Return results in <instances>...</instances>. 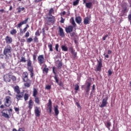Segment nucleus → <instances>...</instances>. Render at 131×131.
I'll list each match as a JSON object with an SVG mask.
<instances>
[{
  "label": "nucleus",
  "mask_w": 131,
  "mask_h": 131,
  "mask_svg": "<svg viewBox=\"0 0 131 131\" xmlns=\"http://www.w3.org/2000/svg\"><path fill=\"white\" fill-rule=\"evenodd\" d=\"M13 90H14V92L16 93V95H15V98L16 99H17V101H19L22 98L24 97V93L21 92L19 88V86L16 85L14 86L13 88Z\"/></svg>",
  "instance_id": "obj_1"
},
{
  "label": "nucleus",
  "mask_w": 131,
  "mask_h": 131,
  "mask_svg": "<svg viewBox=\"0 0 131 131\" xmlns=\"http://www.w3.org/2000/svg\"><path fill=\"white\" fill-rule=\"evenodd\" d=\"M13 110L12 108L10 109H4L3 111H2V115L4 118L9 119L10 118L11 113L12 112Z\"/></svg>",
  "instance_id": "obj_2"
},
{
  "label": "nucleus",
  "mask_w": 131,
  "mask_h": 131,
  "mask_svg": "<svg viewBox=\"0 0 131 131\" xmlns=\"http://www.w3.org/2000/svg\"><path fill=\"white\" fill-rule=\"evenodd\" d=\"M38 94L37 90L35 88L33 89V96L35 98V103H37V104H40V100L38 97H37Z\"/></svg>",
  "instance_id": "obj_3"
},
{
  "label": "nucleus",
  "mask_w": 131,
  "mask_h": 131,
  "mask_svg": "<svg viewBox=\"0 0 131 131\" xmlns=\"http://www.w3.org/2000/svg\"><path fill=\"white\" fill-rule=\"evenodd\" d=\"M12 104V98L9 96L5 97L4 99V105L9 107Z\"/></svg>",
  "instance_id": "obj_4"
},
{
  "label": "nucleus",
  "mask_w": 131,
  "mask_h": 131,
  "mask_svg": "<svg viewBox=\"0 0 131 131\" xmlns=\"http://www.w3.org/2000/svg\"><path fill=\"white\" fill-rule=\"evenodd\" d=\"M12 52V48L10 45H6V47H5V48H4V50H3V54L5 56H7L8 54L9 53H11Z\"/></svg>",
  "instance_id": "obj_5"
},
{
  "label": "nucleus",
  "mask_w": 131,
  "mask_h": 131,
  "mask_svg": "<svg viewBox=\"0 0 131 131\" xmlns=\"http://www.w3.org/2000/svg\"><path fill=\"white\" fill-rule=\"evenodd\" d=\"M51 17H47V24L48 25H51L52 24H54L55 21V17L53 16H51Z\"/></svg>",
  "instance_id": "obj_6"
},
{
  "label": "nucleus",
  "mask_w": 131,
  "mask_h": 131,
  "mask_svg": "<svg viewBox=\"0 0 131 131\" xmlns=\"http://www.w3.org/2000/svg\"><path fill=\"white\" fill-rule=\"evenodd\" d=\"M85 85H86V87L84 88V90L85 91L86 94H89L90 91V87L92 83L90 81H86Z\"/></svg>",
  "instance_id": "obj_7"
},
{
  "label": "nucleus",
  "mask_w": 131,
  "mask_h": 131,
  "mask_svg": "<svg viewBox=\"0 0 131 131\" xmlns=\"http://www.w3.org/2000/svg\"><path fill=\"white\" fill-rule=\"evenodd\" d=\"M98 64L97 67H96V69H95V71L96 72H101L102 70V67H103L102 66V61L101 60H98Z\"/></svg>",
  "instance_id": "obj_8"
},
{
  "label": "nucleus",
  "mask_w": 131,
  "mask_h": 131,
  "mask_svg": "<svg viewBox=\"0 0 131 131\" xmlns=\"http://www.w3.org/2000/svg\"><path fill=\"white\" fill-rule=\"evenodd\" d=\"M108 97L106 96L104 99H102V104L100 105V107L103 108L107 106L108 103Z\"/></svg>",
  "instance_id": "obj_9"
},
{
  "label": "nucleus",
  "mask_w": 131,
  "mask_h": 131,
  "mask_svg": "<svg viewBox=\"0 0 131 131\" xmlns=\"http://www.w3.org/2000/svg\"><path fill=\"white\" fill-rule=\"evenodd\" d=\"M11 76L12 75L9 74H6L4 75V76H3V79L4 80V81L6 82H10L11 81Z\"/></svg>",
  "instance_id": "obj_10"
},
{
  "label": "nucleus",
  "mask_w": 131,
  "mask_h": 131,
  "mask_svg": "<svg viewBox=\"0 0 131 131\" xmlns=\"http://www.w3.org/2000/svg\"><path fill=\"white\" fill-rule=\"evenodd\" d=\"M38 63L39 65H41L45 62V58L43 55H40L38 56L37 58Z\"/></svg>",
  "instance_id": "obj_11"
},
{
  "label": "nucleus",
  "mask_w": 131,
  "mask_h": 131,
  "mask_svg": "<svg viewBox=\"0 0 131 131\" xmlns=\"http://www.w3.org/2000/svg\"><path fill=\"white\" fill-rule=\"evenodd\" d=\"M128 12V9L127 8V4L124 3L122 6V13L123 14L126 13Z\"/></svg>",
  "instance_id": "obj_12"
},
{
  "label": "nucleus",
  "mask_w": 131,
  "mask_h": 131,
  "mask_svg": "<svg viewBox=\"0 0 131 131\" xmlns=\"http://www.w3.org/2000/svg\"><path fill=\"white\" fill-rule=\"evenodd\" d=\"M47 106L49 111V113L51 114L52 111V102L50 99H49Z\"/></svg>",
  "instance_id": "obj_13"
},
{
  "label": "nucleus",
  "mask_w": 131,
  "mask_h": 131,
  "mask_svg": "<svg viewBox=\"0 0 131 131\" xmlns=\"http://www.w3.org/2000/svg\"><path fill=\"white\" fill-rule=\"evenodd\" d=\"M55 69H56V68L55 67H53V68H52V72H53V73L55 75V76H54V79L55 80V82L57 84H58L59 83V80H58V79L57 78V73H56V71L55 70Z\"/></svg>",
  "instance_id": "obj_14"
},
{
  "label": "nucleus",
  "mask_w": 131,
  "mask_h": 131,
  "mask_svg": "<svg viewBox=\"0 0 131 131\" xmlns=\"http://www.w3.org/2000/svg\"><path fill=\"white\" fill-rule=\"evenodd\" d=\"M27 65L28 66V70L32 69H33V67L32 66V62L30 59H28V60H27Z\"/></svg>",
  "instance_id": "obj_15"
},
{
  "label": "nucleus",
  "mask_w": 131,
  "mask_h": 131,
  "mask_svg": "<svg viewBox=\"0 0 131 131\" xmlns=\"http://www.w3.org/2000/svg\"><path fill=\"white\" fill-rule=\"evenodd\" d=\"M58 29H59V31H58L59 35L61 37H64L65 36V33L64 32L63 29L60 27H58Z\"/></svg>",
  "instance_id": "obj_16"
},
{
  "label": "nucleus",
  "mask_w": 131,
  "mask_h": 131,
  "mask_svg": "<svg viewBox=\"0 0 131 131\" xmlns=\"http://www.w3.org/2000/svg\"><path fill=\"white\" fill-rule=\"evenodd\" d=\"M41 111L39 110V107L37 106L35 107V115L36 117H39L40 116Z\"/></svg>",
  "instance_id": "obj_17"
},
{
  "label": "nucleus",
  "mask_w": 131,
  "mask_h": 131,
  "mask_svg": "<svg viewBox=\"0 0 131 131\" xmlns=\"http://www.w3.org/2000/svg\"><path fill=\"white\" fill-rule=\"evenodd\" d=\"M74 27L72 26H69L65 28V31L67 33H70L73 31Z\"/></svg>",
  "instance_id": "obj_18"
},
{
  "label": "nucleus",
  "mask_w": 131,
  "mask_h": 131,
  "mask_svg": "<svg viewBox=\"0 0 131 131\" xmlns=\"http://www.w3.org/2000/svg\"><path fill=\"white\" fill-rule=\"evenodd\" d=\"M24 82H25V86L27 88H29L31 86L32 81L30 79H27V80H24Z\"/></svg>",
  "instance_id": "obj_19"
},
{
  "label": "nucleus",
  "mask_w": 131,
  "mask_h": 131,
  "mask_svg": "<svg viewBox=\"0 0 131 131\" xmlns=\"http://www.w3.org/2000/svg\"><path fill=\"white\" fill-rule=\"evenodd\" d=\"M29 20V18H27L26 19H25L23 21H21L20 23H19V24H18L17 25V28H20L21 27L22 25H24V24H26L28 23V21Z\"/></svg>",
  "instance_id": "obj_20"
},
{
  "label": "nucleus",
  "mask_w": 131,
  "mask_h": 131,
  "mask_svg": "<svg viewBox=\"0 0 131 131\" xmlns=\"http://www.w3.org/2000/svg\"><path fill=\"white\" fill-rule=\"evenodd\" d=\"M34 103V102L32 99H30V100H29V105H28L29 109L31 110L33 108Z\"/></svg>",
  "instance_id": "obj_21"
},
{
  "label": "nucleus",
  "mask_w": 131,
  "mask_h": 131,
  "mask_svg": "<svg viewBox=\"0 0 131 131\" xmlns=\"http://www.w3.org/2000/svg\"><path fill=\"white\" fill-rule=\"evenodd\" d=\"M5 41H6V43L10 44L12 42L13 40L11 37L7 36L5 37Z\"/></svg>",
  "instance_id": "obj_22"
},
{
  "label": "nucleus",
  "mask_w": 131,
  "mask_h": 131,
  "mask_svg": "<svg viewBox=\"0 0 131 131\" xmlns=\"http://www.w3.org/2000/svg\"><path fill=\"white\" fill-rule=\"evenodd\" d=\"M83 24L85 25L90 24V18L88 17H85L83 20Z\"/></svg>",
  "instance_id": "obj_23"
},
{
  "label": "nucleus",
  "mask_w": 131,
  "mask_h": 131,
  "mask_svg": "<svg viewBox=\"0 0 131 131\" xmlns=\"http://www.w3.org/2000/svg\"><path fill=\"white\" fill-rule=\"evenodd\" d=\"M59 106L58 105H56V106H54V113L55 115L58 116L59 114V111L58 110Z\"/></svg>",
  "instance_id": "obj_24"
},
{
  "label": "nucleus",
  "mask_w": 131,
  "mask_h": 131,
  "mask_svg": "<svg viewBox=\"0 0 131 131\" xmlns=\"http://www.w3.org/2000/svg\"><path fill=\"white\" fill-rule=\"evenodd\" d=\"M75 21H76V23H77L78 24H80L81 23V21H82L81 17H80V16L76 17L75 18Z\"/></svg>",
  "instance_id": "obj_25"
},
{
  "label": "nucleus",
  "mask_w": 131,
  "mask_h": 131,
  "mask_svg": "<svg viewBox=\"0 0 131 131\" xmlns=\"http://www.w3.org/2000/svg\"><path fill=\"white\" fill-rule=\"evenodd\" d=\"M47 66L45 65V67L42 70V73H46V74H47L49 73V69L48 68H47Z\"/></svg>",
  "instance_id": "obj_26"
},
{
  "label": "nucleus",
  "mask_w": 131,
  "mask_h": 131,
  "mask_svg": "<svg viewBox=\"0 0 131 131\" xmlns=\"http://www.w3.org/2000/svg\"><path fill=\"white\" fill-rule=\"evenodd\" d=\"M23 77H24V80L26 81L28 80V73L27 72H25L24 74H23Z\"/></svg>",
  "instance_id": "obj_27"
},
{
  "label": "nucleus",
  "mask_w": 131,
  "mask_h": 131,
  "mask_svg": "<svg viewBox=\"0 0 131 131\" xmlns=\"http://www.w3.org/2000/svg\"><path fill=\"white\" fill-rule=\"evenodd\" d=\"M41 31V29L40 28H39L38 30H37V31H36L35 35L37 36H39L40 35V34L42 33Z\"/></svg>",
  "instance_id": "obj_28"
},
{
  "label": "nucleus",
  "mask_w": 131,
  "mask_h": 131,
  "mask_svg": "<svg viewBox=\"0 0 131 131\" xmlns=\"http://www.w3.org/2000/svg\"><path fill=\"white\" fill-rule=\"evenodd\" d=\"M48 47L49 49L50 52H53V43H48Z\"/></svg>",
  "instance_id": "obj_29"
},
{
  "label": "nucleus",
  "mask_w": 131,
  "mask_h": 131,
  "mask_svg": "<svg viewBox=\"0 0 131 131\" xmlns=\"http://www.w3.org/2000/svg\"><path fill=\"white\" fill-rule=\"evenodd\" d=\"M38 53L37 51L34 52V55H33V60H34V61H36V57Z\"/></svg>",
  "instance_id": "obj_30"
},
{
  "label": "nucleus",
  "mask_w": 131,
  "mask_h": 131,
  "mask_svg": "<svg viewBox=\"0 0 131 131\" xmlns=\"http://www.w3.org/2000/svg\"><path fill=\"white\" fill-rule=\"evenodd\" d=\"M29 94L28 93H26L24 95V99H25V101H27L29 99Z\"/></svg>",
  "instance_id": "obj_31"
},
{
  "label": "nucleus",
  "mask_w": 131,
  "mask_h": 131,
  "mask_svg": "<svg viewBox=\"0 0 131 131\" xmlns=\"http://www.w3.org/2000/svg\"><path fill=\"white\" fill-rule=\"evenodd\" d=\"M52 13H54V10L53 8H51L50 9L48 14L49 16H53Z\"/></svg>",
  "instance_id": "obj_32"
},
{
  "label": "nucleus",
  "mask_w": 131,
  "mask_h": 131,
  "mask_svg": "<svg viewBox=\"0 0 131 131\" xmlns=\"http://www.w3.org/2000/svg\"><path fill=\"white\" fill-rule=\"evenodd\" d=\"M92 6V3L90 2V3H85V7L88 8V9H91Z\"/></svg>",
  "instance_id": "obj_33"
},
{
  "label": "nucleus",
  "mask_w": 131,
  "mask_h": 131,
  "mask_svg": "<svg viewBox=\"0 0 131 131\" xmlns=\"http://www.w3.org/2000/svg\"><path fill=\"white\" fill-rule=\"evenodd\" d=\"M112 125L111 122L110 121H107L106 124V127L108 128V130H110V127Z\"/></svg>",
  "instance_id": "obj_34"
},
{
  "label": "nucleus",
  "mask_w": 131,
  "mask_h": 131,
  "mask_svg": "<svg viewBox=\"0 0 131 131\" xmlns=\"http://www.w3.org/2000/svg\"><path fill=\"white\" fill-rule=\"evenodd\" d=\"M30 72V76H31V78H33V76H34V71H33V69H30V70H28Z\"/></svg>",
  "instance_id": "obj_35"
},
{
  "label": "nucleus",
  "mask_w": 131,
  "mask_h": 131,
  "mask_svg": "<svg viewBox=\"0 0 131 131\" xmlns=\"http://www.w3.org/2000/svg\"><path fill=\"white\" fill-rule=\"evenodd\" d=\"M61 48L63 51L66 52L68 51V48L66 46H62Z\"/></svg>",
  "instance_id": "obj_36"
},
{
  "label": "nucleus",
  "mask_w": 131,
  "mask_h": 131,
  "mask_svg": "<svg viewBox=\"0 0 131 131\" xmlns=\"http://www.w3.org/2000/svg\"><path fill=\"white\" fill-rule=\"evenodd\" d=\"M72 21H71V24L73 25L74 28H75L77 26V25L76 24L75 20L74 19V18H71Z\"/></svg>",
  "instance_id": "obj_37"
},
{
  "label": "nucleus",
  "mask_w": 131,
  "mask_h": 131,
  "mask_svg": "<svg viewBox=\"0 0 131 131\" xmlns=\"http://www.w3.org/2000/svg\"><path fill=\"white\" fill-rule=\"evenodd\" d=\"M27 61L26 59L24 57H21L20 60H19V62H25L26 63Z\"/></svg>",
  "instance_id": "obj_38"
},
{
  "label": "nucleus",
  "mask_w": 131,
  "mask_h": 131,
  "mask_svg": "<svg viewBox=\"0 0 131 131\" xmlns=\"http://www.w3.org/2000/svg\"><path fill=\"white\" fill-rule=\"evenodd\" d=\"M70 35L71 37H74V38H78V36L76 35L75 32H72V33L70 34Z\"/></svg>",
  "instance_id": "obj_39"
},
{
  "label": "nucleus",
  "mask_w": 131,
  "mask_h": 131,
  "mask_svg": "<svg viewBox=\"0 0 131 131\" xmlns=\"http://www.w3.org/2000/svg\"><path fill=\"white\" fill-rule=\"evenodd\" d=\"M80 0H76L75 2H73V5L75 6L79 4Z\"/></svg>",
  "instance_id": "obj_40"
},
{
  "label": "nucleus",
  "mask_w": 131,
  "mask_h": 131,
  "mask_svg": "<svg viewBox=\"0 0 131 131\" xmlns=\"http://www.w3.org/2000/svg\"><path fill=\"white\" fill-rule=\"evenodd\" d=\"M17 33V31L15 29H13L12 30H11V31H10V34H11V35H14Z\"/></svg>",
  "instance_id": "obj_41"
},
{
  "label": "nucleus",
  "mask_w": 131,
  "mask_h": 131,
  "mask_svg": "<svg viewBox=\"0 0 131 131\" xmlns=\"http://www.w3.org/2000/svg\"><path fill=\"white\" fill-rule=\"evenodd\" d=\"M74 90L76 91H79V86L78 84H76L75 85H74Z\"/></svg>",
  "instance_id": "obj_42"
},
{
  "label": "nucleus",
  "mask_w": 131,
  "mask_h": 131,
  "mask_svg": "<svg viewBox=\"0 0 131 131\" xmlns=\"http://www.w3.org/2000/svg\"><path fill=\"white\" fill-rule=\"evenodd\" d=\"M25 8H21L20 7H18V8H17V12L18 13H20L21 11H23L25 10Z\"/></svg>",
  "instance_id": "obj_43"
},
{
  "label": "nucleus",
  "mask_w": 131,
  "mask_h": 131,
  "mask_svg": "<svg viewBox=\"0 0 131 131\" xmlns=\"http://www.w3.org/2000/svg\"><path fill=\"white\" fill-rule=\"evenodd\" d=\"M62 65H63V64H62V62H59V63H58V66H57L58 69H61L62 67Z\"/></svg>",
  "instance_id": "obj_44"
},
{
  "label": "nucleus",
  "mask_w": 131,
  "mask_h": 131,
  "mask_svg": "<svg viewBox=\"0 0 131 131\" xmlns=\"http://www.w3.org/2000/svg\"><path fill=\"white\" fill-rule=\"evenodd\" d=\"M33 40V38L31 37H30V38L27 39V42L30 43Z\"/></svg>",
  "instance_id": "obj_45"
},
{
  "label": "nucleus",
  "mask_w": 131,
  "mask_h": 131,
  "mask_svg": "<svg viewBox=\"0 0 131 131\" xmlns=\"http://www.w3.org/2000/svg\"><path fill=\"white\" fill-rule=\"evenodd\" d=\"M59 46L58 44H56L55 45V50L57 51V52H59Z\"/></svg>",
  "instance_id": "obj_46"
},
{
  "label": "nucleus",
  "mask_w": 131,
  "mask_h": 131,
  "mask_svg": "<svg viewBox=\"0 0 131 131\" xmlns=\"http://www.w3.org/2000/svg\"><path fill=\"white\" fill-rule=\"evenodd\" d=\"M11 79H12V81H15L16 80V77L11 75Z\"/></svg>",
  "instance_id": "obj_47"
},
{
  "label": "nucleus",
  "mask_w": 131,
  "mask_h": 131,
  "mask_svg": "<svg viewBox=\"0 0 131 131\" xmlns=\"http://www.w3.org/2000/svg\"><path fill=\"white\" fill-rule=\"evenodd\" d=\"M30 36V32H27V33H26V35H25V37L26 38H28V37H29Z\"/></svg>",
  "instance_id": "obj_48"
},
{
  "label": "nucleus",
  "mask_w": 131,
  "mask_h": 131,
  "mask_svg": "<svg viewBox=\"0 0 131 131\" xmlns=\"http://www.w3.org/2000/svg\"><path fill=\"white\" fill-rule=\"evenodd\" d=\"M128 19L129 21H130V26H131V12H130V14H129L128 15Z\"/></svg>",
  "instance_id": "obj_49"
},
{
  "label": "nucleus",
  "mask_w": 131,
  "mask_h": 131,
  "mask_svg": "<svg viewBox=\"0 0 131 131\" xmlns=\"http://www.w3.org/2000/svg\"><path fill=\"white\" fill-rule=\"evenodd\" d=\"M34 42H38V38H37V36H35V37L34 38Z\"/></svg>",
  "instance_id": "obj_50"
},
{
  "label": "nucleus",
  "mask_w": 131,
  "mask_h": 131,
  "mask_svg": "<svg viewBox=\"0 0 131 131\" xmlns=\"http://www.w3.org/2000/svg\"><path fill=\"white\" fill-rule=\"evenodd\" d=\"M60 19H60V23H62V24H63L64 23L65 19H63L62 17H61Z\"/></svg>",
  "instance_id": "obj_51"
},
{
  "label": "nucleus",
  "mask_w": 131,
  "mask_h": 131,
  "mask_svg": "<svg viewBox=\"0 0 131 131\" xmlns=\"http://www.w3.org/2000/svg\"><path fill=\"white\" fill-rule=\"evenodd\" d=\"M27 31V27H26L24 29L23 31L20 32L21 34H23V33H25Z\"/></svg>",
  "instance_id": "obj_52"
},
{
  "label": "nucleus",
  "mask_w": 131,
  "mask_h": 131,
  "mask_svg": "<svg viewBox=\"0 0 131 131\" xmlns=\"http://www.w3.org/2000/svg\"><path fill=\"white\" fill-rule=\"evenodd\" d=\"M45 89L47 90H50L51 89V85H46Z\"/></svg>",
  "instance_id": "obj_53"
},
{
  "label": "nucleus",
  "mask_w": 131,
  "mask_h": 131,
  "mask_svg": "<svg viewBox=\"0 0 131 131\" xmlns=\"http://www.w3.org/2000/svg\"><path fill=\"white\" fill-rule=\"evenodd\" d=\"M77 53L75 52L74 54H72V56L74 58H76L77 57Z\"/></svg>",
  "instance_id": "obj_54"
},
{
  "label": "nucleus",
  "mask_w": 131,
  "mask_h": 131,
  "mask_svg": "<svg viewBox=\"0 0 131 131\" xmlns=\"http://www.w3.org/2000/svg\"><path fill=\"white\" fill-rule=\"evenodd\" d=\"M112 74H113V73H112V71H111V70H108V75L111 76V75H112Z\"/></svg>",
  "instance_id": "obj_55"
},
{
  "label": "nucleus",
  "mask_w": 131,
  "mask_h": 131,
  "mask_svg": "<svg viewBox=\"0 0 131 131\" xmlns=\"http://www.w3.org/2000/svg\"><path fill=\"white\" fill-rule=\"evenodd\" d=\"M58 85H59L60 86H63V84L62 81H60L58 83Z\"/></svg>",
  "instance_id": "obj_56"
},
{
  "label": "nucleus",
  "mask_w": 131,
  "mask_h": 131,
  "mask_svg": "<svg viewBox=\"0 0 131 131\" xmlns=\"http://www.w3.org/2000/svg\"><path fill=\"white\" fill-rule=\"evenodd\" d=\"M66 14V12L63 11L62 12H61L60 15L61 16H64Z\"/></svg>",
  "instance_id": "obj_57"
},
{
  "label": "nucleus",
  "mask_w": 131,
  "mask_h": 131,
  "mask_svg": "<svg viewBox=\"0 0 131 131\" xmlns=\"http://www.w3.org/2000/svg\"><path fill=\"white\" fill-rule=\"evenodd\" d=\"M69 51H70V52H71L72 51L74 50V48L73 47H70L69 48Z\"/></svg>",
  "instance_id": "obj_58"
},
{
  "label": "nucleus",
  "mask_w": 131,
  "mask_h": 131,
  "mask_svg": "<svg viewBox=\"0 0 131 131\" xmlns=\"http://www.w3.org/2000/svg\"><path fill=\"white\" fill-rule=\"evenodd\" d=\"M42 35H45V28H43L42 29Z\"/></svg>",
  "instance_id": "obj_59"
},
{
  "label": "nucleus",
  "mask_w": 131,
  "mask_h": 131,
  "mask_svg": "<svg viewBox=\"0 0 131 131\" xmlns=\"http://www.w3.org/2000/svg\"><path fill=\"white\" fill-rule=\"evenodd\" d=\"M14 111H15V112H19V108L18 107H14Z\"/></svg>",
  "instance_id": "obj_60"
},
{
  "label": "nucleus",
  "mask_w": 131,
  "mask_h": 131,
  "mask_svg": "<svg viewBox=\"0 0 131 131\" xmlns=\"http://www.w3.org/2000/svg\"><path fill=\"white\" fill-rule=\"evenodd\" d=\"M75 51H76L75 50H73L71 52V53L73 55L76 53Z\"/></svg>",
  "instance_id": "obj_61"
},
{
  "label": "nucleus",
  "mask_w": 131,
  "mask_h": 131,
  "mask_svg": "<svg viewBox=\"0 0 131 131\" xmlns=\"http://www.w3.org/2000/svg\"><path fill=\"white\" fill-rule=\"evenodd\" d=\"M75 51H76L75 50H73L71 52V53L73 55L76 53Z\"/></svg>",
  "instance_id": "obj_62"
},
{
  "label": "nucleus",
  "mask_w": 131,
  "mask_h": 131,
  "mask_svg": "<svg viewBox=\"0 0 131 131\" xmlns=\"http://www.w3.org/2000/svg\"><path fill=\"white\" fill-rule=\"evenodd\" d=\"M112 53V51L111 50H108L107 54H111Z\"/></svg>",
  "instance_id": "obj_63"
},
{
  "label": "nucleus",
  "mask_w": 131,
  "mask_h": 131,
  "mask_svg": "<svg viewBox=\"0 0 131 131\" xmlns=\"http://www.w3.org/2000/svg\"><path fill=\"white\" fill-rule=\"evenodd\" d=\"M18 131H24V129L23 128H19Z\"/></svg>",
  "instance_id": "obj_64"
}]
</instances>
